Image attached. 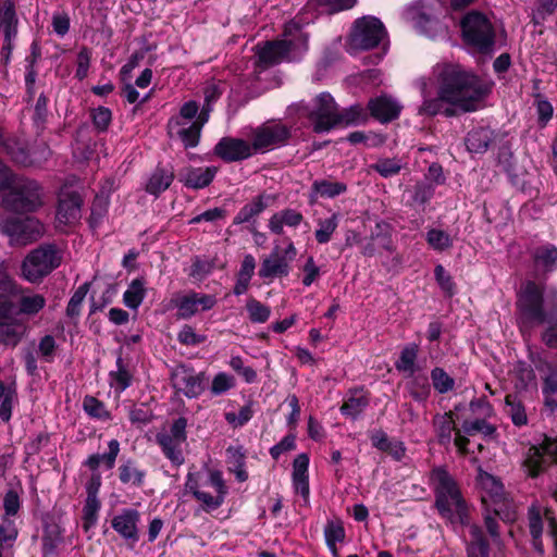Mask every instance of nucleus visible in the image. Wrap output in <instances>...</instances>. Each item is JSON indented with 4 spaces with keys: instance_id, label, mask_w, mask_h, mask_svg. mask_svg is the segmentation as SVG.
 I'll use <instances>...</instances> for the list:
<instances>
[{
    "instance_id": "1",
    "label": "nucleus",
    "mask_w": 557,
    "mask_h": 557,
    "mask_svg": "<svg viewBox=\"0 0 557 557\" xmlns=\"http://www.w3.org/2000/svg\"><path fill=\"white\" fill-rule=\"evenodd\" d=\"M433 76L438 85V97L428 99L430 95L428 85L422 83L421 91L424 97L420 109L422 113L435 115L444 112L453 115L457 112H470L480 108L485 89L480 79L466 71L459 64H437L433 69Z\"/></svg>"
},
{
    "instance_id": "2",
    "label": "nucleus",
    "mask_w": 557,
    "mask_h": 557,
    "mask_svg": "<svg viewBox=\"0 0 557 557\" xmlns=\"http://www.w3.org/2000/svg\"><path fill=\"white\" fill-rule=\"evenodd\" d=\"M0 191L5 209L14 212H28L40 206L38 185L14 176L0 161Z\"/></svg>"
},
{
    "instance_id": "3",
    "label": "nucleus",
    "mask_w": 557,
    "mask_h": 557,
    "mask_svg": "<svg viewBox=\"0 0 557 557\" xmlns=\"http://www.w3.org/2000/svg\"><path fill=\"white\" fill-rule=\"evenodd\" d=\"M308 35L300 25L290 21L285 25L283 39L269 41L258 52L259 61L271 65L283 60H294L307 50Z\"/></svg>"
},
{
    "instance_id": "4",
    "label": "nucleus",
    "mask_w": 557,
    "mask_h": 557,
    "mask_svg": "<svg viewBox=\"0 0 557 557\" xmlns=\"http://www.w3.org/2000/svg\"><path fill=\"white\" fill-rule=\"evenodd\" d=\"M462 36L468 46L481 53H490L494 47V29L488 18L479 13H468L462 22Z\"/></svg>"
},
{
    "instance_id": "5",
    "label": "nucleus",
    "mask_w": 557,
    "mask_h": 557,
    "mask_svg": "<svg viewBox=\"0 0 557 557\" xmlns=\"http://www.w3.org/2000/svg\"><path fill=\"white\" fill-rule=\"evenodd\" d=\"M60 263V251L52 245H41L24 259L22 274L28 282L36 283L51 273Z\"/></svg>"
},
{
    "instance_id": "6",
    "label": "nucleus",
    "mask_w": 557,
    "mask_h": 557,
    "mask_svg": "<svg viewBox=\"0 0 557 557\" xmlns=\"http://www.w3.org/2000/svg\"><path fill=\"white\" fill-rule=\"evenodd\" d=\"M518 309L522 329L544 323L543 288L534 282H527L519 293Z\"/></svg>"
},
{
    "instance_id": "7",
    "label": "nucleus",
    "mask_w": 557,
    "mask_h": 557,
    "mask_svg": "<svg viewBox=\"0 0 557 557\" xmlns=\"http://www.w3.org/2000/svg\"><path fill=\"white\" fill-rule=\"evenodd\" d=\"M301 114L309 119L317 133L338 126V108L330 94L319 95L310 106L302 108Z\"/></svg>"
},
{
    "instance_id": "8",
    "label": "nucleus",
    "mask_w": 557,
    "mask_h": 557,
    "mask_svg": "<svg viewBox=\"0 0 557 557\" xmlns=\"http://www.w3.org/2000/svg\"><path fill=\"white\" fill-rule=\"evenodd\" d=\"M0 231L11 245L25 246L42 235L44 226L33 216H13L0 222Z\"/></svg>"
},
{
    "instance_id": "9",
    "label": "nucleus",
    "mask_w": 557,
    "mask_h": 557,
    "mask_svg": "<svg viewBox=\"0 0 557 557\" xmlns=\"http://www.w3.org/2000/svg\"><path fill=\"white\" fill-rule=\"evenodd\" d=\"M552 465H557V437L545 435L539 445L529 448L523 469L528 476L536 478Z\"/></svg>"
},
{
    "instance_id": "10",
    "label": "nucleus",
    "mask_w": 557,
    "mask_h": 557,
    "mask_svg": "<svg viewBox=\"0 0 557 557\" xmlns=\"http://www.w3.org/2000/svg\"><path fill=\"white\" fill-rule=\"evenodd\" d=\"M385 36V28L380 20L367 16L355 22L349 46L354 50H368L376 47Z\"/></svg>"
},
{
    "instance_id": "11",
    "label": "nucleus",
    "mask_w": 557,
    "mask_h": 557,
    "mask_svg": "<svg viewBox=\"0 0 557 557\" xmlns=\"http://www.w3.org/2000/svg\"><path fill=\"white\" fill-rule=\"evenodd\" d=\"M187 421L185 418L175 420L169 430L158 434L157 440L165 456L174 463L183 462L182 445L186 441Z\"/></svg>"
},
{
    "instance_id": "12",
    "label": "nucleus",
    "mask_w": 557,
    "mask_h": 557,
    "mask_svg": "<svg viewBox=\"0 0 557 557\" xmlns=\"http://www.w3.org/2000/svg\"><path fill=\"white\" fill-rule=\"evenodd\" d=\"M297 255L296 247L288 242L284 253L274 248L271 253L262 260L258 274L261 278L272 281L275 277L287 276L290 270L289 263Z\"/></svg>"
},
{
    "instance_id": "13",
    "label": "nucleus",
    "mask_w": 557,
    "mask_h": 557,
    "mask_svg": "<svg viewBox=\"0 0 557 557\" xmlns=\"http://www.w3.org/2000/svg\"><path fill=\"white\" fill-rule=\"evenodd\" d=\"M436 508L440 515L451 523H467L468 506L459 490H440Z\"/></svg>"
},
{
    "instance_id": "14",
    "label": "nucleus",
    "mask_w": 557,
    "mask_h": 557,
    "mask_svg": "<svg viewBox=\"0 0 557 557\" xmlns=\"http://www.w3.org/2000/svg\"><path fill=\"white\" fill-rule=\"evenodd\" d=\"M171 304L177 309L178 318L189 319L199 312L212 309L216 305V298L213 295L189 292L174 295Z\"/></svg>"
},
{
    "instance_id": "15",
    "label": "nucleus",
    "mask_w": 557,
    "mask_h": 557,
    "mask_svg": "<svg viewBox=\"0 0 557 557\" xmlns=\"http://www.w3.org/2000/svg\"><path fill=\"white\" fill-rule=\"evenodd\" d=\"M289 136V129L282 123L268 122L253 132V151H265L284 144Z\"/></svg>"
},
{
    "instance_id": "16",
    "label": "nucleus",
    "mask_w": 557,
    "mask_h": 557,
    "mask_svg": "<svg viewBox=\"0 0 557 557\" xmlns=\"http://www.w3.org/2000/svg\"><path fill=\"white\" fill-rule=\"evenodd\" d=\"M81 196L75 191H62L59 198L57 210V227L65 231L67 227L76 225L82 218Z\"/></svg>"
},
{
    "instance_id": "17",
    "label": "nucleus",
    "mask_w": 557,
    "mask_h": 557,
    "mask_svg": "<svg viewBox=\"0 0 557 557\" xmlns=\"http://www.w3.org/2000/svg\"><path fill=\"white\" fill-rule=\"evenodd\" d=\"M203 374L196 373L193 368L184 364L175 367L172 372L173 386L189 398L197 397L203 391Z\"/></svg>"
},
{
    "instance_id": "18",
    "label": "nucleus",
    "mask_w": 557,
    "mask_h": 557,
    "mask_svg": "<svg viewBox=\"0 0 557 557\" xmlns=\"http://www.w3.org/2000/svg\"><path fill=\"white\" fill-rule=\"evenodd\" d=\"M214 153L226 162L245 160L252 156L250 143L240 138L223 137L214 147Z\"/></svg>"
},
{
    "instance_id": "19",
    "label": "nucleus",
    "mask_w": 557,
    "mask_h": 557,
    "mask_svg": "<svg viewBox=\"0 0 557 557\" xmlns=\"http://www.w3.org/2000/svg\"><path fill=\"white\" fill-rule=\"evenodd\" d=\"M12 307H9L0 315V342L15 346L26 334L27 325L21 319L11 315Z\"/></svg>"
},
{
    "instance_id": "20",
    "label": "nucleus",
    "mask_w": 557,
    "mask_h": 557,
    "mask_svg": "<svg viewBox=\"0 0 557 557\" xmlns=\"http://www.w3.org/2000/svg\"><path fill=\"white\" fill-rule=\"evenodd\" d=\"M168 133L171 137L181 139L186 148H193L199 143L201 124L199 122L180 123V120H169Z\"/></svg>"
},
{
    "instance_id": "21",
    "label": "nucleus",
    "mask_w": 557,
    "mask_h": 557,
    "mask_svg": "<svg viewBox=\"0 0 557 557\" xmlns=\"http://www.w3.org/2000/svg\"><path fill=\"white\" fill-rule=\"evenodd\" d=\"M495 429L485 420L476 419L473 421H465L462 428L456 431L455 445L460 453L465 454L469 443L466 435L474 436L475 434H482L488 436L492 435Z\"/></svg>"
},
{
    "instance_id": "22",
    "label": "nucleus",
    "mask_w": 557,
    "mask_h": 557,
    "mask_svg": "<svg viewBox=\"0 0 557 557\" xmlns=\"http://www.w3.org/2000/svg\"><path fill=\"white\" fill-rule=\"evenodd\" d=\"M371 115L381 122H388L396 119L401 110V106L393 98L380 96L369 101Z\"/></svg>"
},
{
    "instance_id": "23",
    "label": "nucleus",
    "mask_w": 557,
    "mask_h": 557,
    "mask_svg": "<svg viewBox=\"0 0 557 557\" xmlns=\"http://www.w3.org/2000/svg\"><path fill=\"white\" fill-rule=\"evenodd\" d=\"M139 515L134 509H124L112 519V528L124 539L136 542L138 540L137 522Z\"/></svg>"
},
{
    "instance_id": "24",
    "label": "nucleus",
    "mask_w": 557,
    "mask_h": 557,
    "mask_svg": "<svg viewBox=\"0 0 557 557\" xmlns=\"http://www.w3.org/2000/svg\"><path fill=\"white\" fill-rule=\"evenodd\" d=\"M304 221V215L300 211L286 208L275 212L268 223L269 230L276 235L284 234V228H296Z\"/></svg>"
},
{
    "instance_id": "25",
    "label": "nucleus",
    "mask_w": 557,
    "mask_h": 557,
    "mask_svg": "<svg viewBox=\"0 0 557 557\" xmlns=\"http://www.w3.org/2000/svg\"><path fill=\"white\" fill-rule=\"evenodd\" d=\"M16 15L14 7L10 1L3 2L0 8V28L4 33L5 44L3 45V52L9 57L12 50V40L16 36Z\"/></svg>"
},
{
    "instance_id": "26",
    "label": "nucleus",
    "mask_w": 557,
    "mask_h": 557,
    "mask_svg": "<svg viewBox=\"0 0 557 557\" xmlns=\"http://www.w3.org/2000/svg\"><path fill=\"white\" fill-rule=\"evenodd\" d=\"M216 174V168H186L182 173V182L190 188L199 189L208 186Z\"/></svg>"
},
{
    "instance_id": "27",
    "label": "nucleus",
    "mask_w": 557,
    "mask_h": 557,
    "mask_svg": "<svg viewBox=\"0 0 557 557\" xmlns=\"http://www.w3.org/2000/svg\"><path fill=\"white\" fill-rule=\"evenodd\" d=\"M255 270L256 259L252 255L248 253L244 257L240 268L236 274V282L233 288L234 295L240 296L248 290Z\"/></svg>"
},
{
    "instance_id": "28",
    "label": "nucleus",
    "mask_w": 557,
    "mask_h": 557,
    "mask_svg": "<svg viewBox=\"0 0 557 557\" xmlns=\"http://www.w3.org/2000/svg\"><path fill=\"white\" fill-rule=\"evenodd\" d=\"M369 405V398L363 391H352L341 407L343 416L357 419Z\"/></svg>"
},
{
    "instance_id": "29",
    "label": "nucleus",
    "mask_w": 557,
    "mask_h": 557,
    "mask_svg": "<svg viewBox=\"0 0 557 557\" xmlns=\"http://www.w3.org/2000/svg\"><path fill=\"white\" fill-rule=\"evenodd\" d=\"M173 178L174 173L172 170L157 168L146 183V191L158 196L170 187Z\"/></svg>"
},
{
    "instance_id": "30",
    "label": "nucleus",
    "mask_w": 557,
    "mask_h": 557,
    "mask_svg": "<svg viewBox=\"0 0 557 557\" xmlns=\"http://www.w3.org/2000/svg\"><path fill=\"white\" fill-rule=\"evenodd\" d=\"M481 498L485 507L492 509L503 520L512 521L515 519L516 513L508 509V503L499 499L498 490H486V494L482 495Z\"/></svg>"
},
{
    "instance_id": "31",
    "label": "nucleus",
    "mask_w": 557,
    "mask_h": 557,
    "mask_svg": "<svg viewBox=\"0 0 557 557\" xmlns=\"http://www.w3.org/2000/svg\"><path fill=\"white\" fill-rule=\"evenodd\" d=\"M147 294L146 281L143 277L133 280L123 294V302L129 309L137 310Z\"/></svg>"
},
{
    "instance_id": "32",
    "label": "nucleus",
    "mask_w": 557,
    "mask_h": 557,
    "mask_svg": "<svg viewBox=\"0 0 557 557\" xmlns=\"http://www.w3.org/2000/svg\"><path fill=\"white\" fill-rule=\"evenodd\" d=\"M491 139L492 132L488 128H476L468 134L466 146L472 153H482L486 151Z\"/></svg>"
},
{
    "instance_id": "33",
    "label": "nucleus",
    "mask_w": 557,
    "mask_h": 557,
    "mask_svg": "<svg viewBox=\"0 0 557 557\" xmlns=\"http://www.w3.org/2000/svg\"><path fill=\"white\" fill-rule=\"evenodd\" d=\"M324 537L329 549L334 557H338L337 543L345 539V530L341 520H330L324 528Z\"/></svg>"
},
{
    "instance_id": "34",
    "label": "nucleus",
    "mask_w": 557,
    "mask_h": 557,
    "mask_svg": "<svg viewBox=\"0 0 557 557\" xmlns=\"http://www.w3.org/2000/svg\"><path fill=\"white\" fill-rule=\"evenodd\" d=\"M108 453L91 455L86 465L90 470H96L100 463H104L108 469L113 468L115 459L120 453V443L116 440H111L108 444Z\"/></svg>"
},
{
    "instance_id": "35",
    "label": "nucleus",
    "mask_w": 557,
    "mask_h": 557,
    "mask_svg": "<svg viewBox=\"0 0 557 557\" xmlns=\"http://www.w3.org/2000/svg\"><path fill=\"white\" fill-rule=\"evenodd\" d=\"M534 262L539 270L549 272L557 269V248L542 246L534 252Z\"/></svg>"
},
{
    "instance_id": "36",
    "label": "nucleus",
    "mask_w": 557,
    "mask_h": 557,
    "mask_svg": "<svg viewBox=\"0 0 557 557\" xmlns=\"http://www.w3.org/2000/svg\"><path fill=\"white\" fill-rule=\"evenodd\" d=\"M100 508L101 504L96 491L90 492L83 508V528L85 531L96 525Z\"/></svg>"
},
{
    "instance_id": "37",
    "label": "nucleus",
    "mask_w": 557,
    "mask_h": 557,
    "mask_svg": "<svg viewBox=\"0 0 557 557\" xmlns=\"http://www.w3.org/2000/svg\"><path fill=\"white\" fill-rule=\"evenodd\" d=\"M418 356V346L416 344L407 345L400 352L399 359L395 367L399 372L407 376L413 375L416 371V359Z\"/></svg>"
},
{
    "instance_id": "38",
    "label": "nucleus",
    "mask_w": 557,
    "mask_h": 557,
    "mask_svg": "<svg viewBox=\"0 0 557 557\" xmlns=\"http://www.w3.org/2000/svg\"><path fill=\"white\" fill-rule=\"evenodd\" d=\"M193 495L208 511L218 508L224 500L223 490H193Z\"/></svg>"
},
{
    "instance_id": "39",
    "label": "nucleus",
    "mask_w": 557,
    "mask_h": 557,
    "mask_svg": "<svg viewBox=\"0 0 557 557\" xmlns=\"http://www.w3.org/2000/svg\"><path fill=\"white\" fill-rule=\"evenodd\" d=\"M16 397V389L14 382L8 384H0V419L9 421L11 418L12 405Z\"/></svg>"
},
{
    "instance_id": "40",
    "label": "nucleus",
    "mask_w": 557,
    "mask_h": 557,
    "mask_svg": "<svg viewBox=\"0 0 557 557\" xmlns=\"http://www.w3.org/2000/svg\"><path fill=\"white\" fill-rule=\"evenodd\" d=\"M267 208V202L263 196L256 197L252 201L245 205L234 219L235 224H242L250 221L252 218L259 215Z\"/></svg>"
},
{
    "instance_id": "41",
    "label": "nucleus",
    "mask_w": 557,
    "mask_h": 557,
    "mask_svg": "<svg viewBox=\"0 0 557 557\" xmlns=\"http://www.w3.org/2000/svg\"><path fill=\"white\" fill-rule=\"evenodd\" d=\"M338 226V219L335 213L329 218L317 220L315 239L319 244H326L331 240L333 233Z\"/></svg>"
},
{
    "instance_id": "42",
    "label": "nucleus",
    "mask_w": 557,
    "mask_h": 557,
    "mask_svg": "<svg viewBox=\"0 0 557 557\" xmlns=\"http://www.w3.org/2000/svg\"><path fill=\"white\" fill-rule=\"evenodd\" d=\"M434 425L441 443H449L453 432L457 431L455 420L453 418V412L437 416L434 419Z\"/></svg>"
},
{
    "instance_id": "43",
    "label": "nucleus",
    "mask_w": 557,
    "mask_h": 557,
    "mask_svg": "<svg viewBox=\"0 0 557 557\" xmlns=\"http://www.w3.org/2000/svg\"><path fill=\"white\" fill-rule=\"evenodd\" d=\"M425 239L432 249L440 252L451 248L454 243L451 236L440 228H430L426 232Z\"/></svg>"
},
{
    "instance_id": "44",
    "label": "nucleus",
    "mask_w": 557,
    "mask_h": 557,
    "mask_svg": "<svg viewBox=\"0 0 557 557\" xmlns=\"http://www.w3.org/2000/svg\"><path fill=\"white\" fill-rule=\"evenodd\" d=\"M309 458L306 454L297 456L293 463V480L295 487L308 486Z\"/></svg>"
},
{
    "instance_id": "45",
    "label": "nucleus",
    "mask_w": 557,
    "mask_h": 557,
    "mask_svg": "<svg viewBox=\"0 0 557 557\" xmlns=\"http://www.w3.org/2000/svg\"><path fill=\"white\" fill-rule=\"evenodd\" d=\"M246 309L249 320L252 323H264L271 315L270 307L263 305L255 298H249L246 302Z\"/></svg>"
},
{
    "instance_id": "46",
    "label": "nucleus",
    "mask_w": 557,
    "mask_h": 557,
    "mask_svg": "<svg viewBox=\"0 0 557 557\" xmlns=\"http://www.w3.org/2000/svg\"><path fill=\"white\" fill-rule=\"evenodd\" d=\"M313 190L321 197L333 198L346 191L347 187L344 183L333 181H315L312 184Z\"/></svg>"
},
{
    "instance_id": "47",
    "label": "nucleus",
    "mask_w": 557,
    "mask_h": 557,
    "mask_svg": "<svg viewBox=\"0 0 557 557\" xmlns=\"http://www.w3.org/2000/svg\"><path fill=\"white\" fill-rule=\"evenodd\" d=\"M544 395L557 394V362H547L541 368Z\"/></svg>"
},
{
    "instance_id": "48",
    "label": "nucleus",
    "mask_w": 557,
    "mask_h": 557,
    "mask_svg": "<svg viewBox=\"0 0 557 557\" xmlns=\"http://www.w3.org/2000/svg\"><path fill=\"white\" fill-rule=\"evenodd\" d=\"M46 305V299L39 294L23 295L20 299V311L25 314H36Z\"/></svg>"
},
{
    "instance_id": "49",
    "label": "nucleus",
    "mask_w": 557,
    "mask_h": 557,
    "mask_svg": "<svg viewBox=\"0 0 557 557\" xmlns=\"http://www.w3.org/2000/svg\"><path fill=\"white\" fill-rule=\"evenodd\" d=\"M83 408L91 418L102 421L110 419V412L106 409L104 405L92 396H86L84 398Z\"/></svg>"
},
{
    "instance_id": "50",
    "label": "nucleus",
    "mask_w": 557,
    "mask_h": 557,
    "mask_svg": "<svg viewBox=\"0 0 557 557\" xmlns=\"http://www.w3.org/2000/svg\"><path fill=\"white\" fill-rule=\"evenodd\" d=\"M143 478L144 473L132 461L120 467V479L123 484L139 485L143 483Z\"/></svg>"
},
{
    "instance_id": "51",
    "label": "nucleus",
    "mask_w": 557,
    "mask_h": 557,
    "mask_svg": "<svg viewBox=\"0 0 557 557\" xmlns=\"http://www.w3.org/2000/svg\"><path fill=\"white\" fill-rule=\"evenodd\" d=\"M132 381V376L126 369L121 364V359L117 360V370L110 373V385L116 392L121 393L126 389Z\"/></svg>"
},
{
    "instance_id": "52",
    "label": "nucleus",
    "mask_w": 557,
    "mask_h": 557,
    "mask_svg": "<svg viewBox=\"0 0 557 557\" xmlns=\"http://www.w3.org/2000/svg\"><path fill=\"white\" fill-rule=\"evenodd\" d=\"M506 406L507 412L511 417L513 424L518 426L527 424L528 418L524 407L521 405V403L517 401L512 396L508 395L506 397Z\"/></svg>"
},
{
    "instance_id": "53",
    "label": "nucleus",
    "mask_w": 557,
    "mask_h": 557,
    "mask_svg": "<svg viewBox=\"0 0 557 557\" xmlns=\"http://www.w3.org/2000/svg\"><path fill=\"white\" fill-rule=\"evenodd\" d=\"M472 541L468 546V557H487L488 547L483 541L478 528H471Z\"/></svg>"
},
{
    "instance_id": "54",
    "label": "nucleus",
    "mask_w": 557,
    "mask_h": 557,
    "mask_svg": "<svg viewBox=\"0 0 557 557\" xmlns=\"http://www.w3.org/2000/svg\"><path fill=\"white\" fill-rule=\"evenodd\" d=\"M87 293H88L87 284L81 285L75 290V293L73 294V296L71 297V299L67 304L66 313L69 317L76 318L81 314L82 306H83V302L85 300Z\"/></svg>"
},
{
    "instance_id": "55",
    "label": "nucleus",
    "mask_w": 557,
    "mask_h": 557,
    "mask_svg": "<svg viewBox=\"0 0 557 557\" xmlns=\"http://www.w3.org/2000/svg\"><path fill=\"white\" fill-rule=\"evenodd\" d=\"M364 120L362 109L359 106H354L343 111L338 110V126L359 124Z\"/></svg>"
},
{
    "instance_id": "56",
    "label": "nucleus",
    "mask_w": 557,
    "mask_h": 557,
    "mask_svg": "<svg viewBox=\"0 0 557 557\" xmlns=\"http://www.w3.org/2000/svg\"><path fill=\"white\" fill-rule=\"evenodd\" d=\"M235 386V379L225 372L218 373L211 384V392L214 395H221Z\"/></svg>"
},
{
    "instance_id": "57",
    "label": "nucleus",
    "mask_w": 557,
    "mask_h": 557,
    "mask_svg": "<svg viewBox=\"0 0 557 557\" xmlns=\"http://www.w3.org/2000/svg\"><path fill=\"white\" fill-rule=\"evenodd\" d=\"M431 377L435 389L440 393H447L454 387V380L441 368H435Z\"/></svg>"
},
{
    "instance_id": "58",
    "label": "nucleus",
    "mask_w": 557,
    "mask_h": 557,
    "mask_svg": "<svg viewBox=\"0 0 557 557\" xmlns=\"http://www.w3.org/2000/svg\"><path fill=\"white\" fill-rule=\"evenodd\" d=\"M108 210V199L104 197H96L89 218L90 227L96 228L103 220Z\"/></svg>"
},
{
    "instance_id": "59",
    "label": "nucleus",
    "mask_w": 557,
    "mask_h": 557,
    "mask_svg": "<svg viewBox=\"0 0 557 557\" xmlns=\"http://www.w3.org/2000/svg\"><path fill=\"white\" fill-rule=\"evenodd\" d=\"M434 274L441 289L448 296H453L455 294V283L442 264L435 267Z\"/></svg>"
},
{
    "instance_id": "60",
    "label": "nucleus",
    "mask_w": 557,
    "mask_h": 557,
    "mask_svg": "<svg viewBox=\"0 0 557 557\" xmlns=\"http://www.w3.org/2000/svg\"><path fill=\"white\" fill-rule=\"evenodd\" d=\"M230 367L237 372L247 383H252L257 379V372L244 364V360L239 356H233L228 362Z\"/></svg>"
},
{
    "instance_id": "61",
    "label": "nucleus",
    "mask_w": 557,
    "mask_h": 557,
    "mask_svg": "<svg viewBox=\"0 0 557 557\" xmlns=\"http://www.w3.org/2000/svg\"><path fill=\"white\" fill-rule=\"evenodd\" d=\"M57 350V342L52 335H45L38 344V354L46 361L51 362Z\"/></svg>"
},
{
    "instance_id": "62",
    "label": "nucleus",
    "mask_w": 557,
    "mask_h": 557,
    "mask_svg": "<svg viewBox=\"0 0 557 557\" xmlns=\"http://www.w3.org/2000/svg\"><path fill=\"white\" fill-rule=\"evenodd\" d=\"M252 409L250 406H244L238 412H226L225 420L233 428H240L252 418Z\"/></svg>"
},
{
    "instance_id": "63",
    "label": "nucleus",
    "mask_w": 557,
    "mask_h": 557,
    "mask_svg": "<svg viewBox=\"0 0 557 557\" xmlns=\"http://www.w3.org/2000/svg\"><path fill=\"white\" fill-rule=\"evenodd\" d=\"M198 110L199 107L196 101H187L182 106L180 114L173 116L171 120H180V123H193Z\"/></svg>"
},
{
    "instance_id": "64",
    "label": "nucleus",
    "mask_w": 557,
    "mask_h": 557,
    "mask_svg": "<svg viewBox=\"0 0 557 557\" xmlns=\"http://www.w3.org/2000/svg\"><path fill=\"white\" fill-rule=\"evenodd\" d=\"M94 125L99 131H106L111 122V111L108 108L99 107L91 112Z\"/></svg>"
}]
</instances>
